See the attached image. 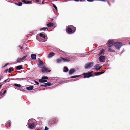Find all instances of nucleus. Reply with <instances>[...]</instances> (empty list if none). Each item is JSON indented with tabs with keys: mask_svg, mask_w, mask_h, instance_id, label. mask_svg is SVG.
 I'll return each mask as SVG.
<instances>
[{
	"mask_svg": "<svg viewBox=\"0 0 130 130\" xmlns=\"http://www.w3.org/2000/svg\"><path fill=\"white\" fill-rule=\"evenodd\" d=\"M53 7L55 8V9L56 10H57V7L56 6L55 4H53Z\"/></svg>",
	"mask_w": 130,
	"mask_h": 130,
	"instance_id": "obj_32",
	"label": "nucleus"
},
{
	"mask_svg": "<svg viewBox=\"0 0 130 130\" xmlns=\"http://www.w3.org/2000/svg\"><path fill=\"white\" fill-rule=\"evenodd\" d=\"M34 87L32 86H30L27 87L26 89L27 90H31L33 89Z\"/></svg>",
	"mask_w": 130,
	"mask_h": 130,
	"instance_id": "obj_21",
	"label": "nucleus"
},
{
	"mask_svg": "<svg viewBox=\"0 0 130 130\" xmlns=\"http://www.w3.org/2000/svg\"><path fill=\"white\" fill-rule=\"evenodd\" d=\"M22 1L25 4H26V2H27V1L26 0H22Z\"/></svg>",
	"mask_w": 130,
	"mask_h": 130,
	"instance_id": "obj_37",
	"label": "nucleus"
},
{
	"mask_svg": "<svg viewBox=\"0 0 130 130\" xmlns=\"http://www.w3.org/2000/svg\"><path fill=\"white\" fill-rule=\"evenodd\" d=\"M31 3V1H27L26 4L30 3Z\"/></svg>",
	"mask_w": 130,
	"mask_h": 130,
	"instance_id": "obj_39",
	"label": "nucleus"
},
{
	"mask_svg": "<svg viewBox=\"0 0 130 130\" xmlns=\"http://www.w3.org/2000/svg\"><path fill=\"white\" fill-rule=\"evenodd\" d=\"M80 76V75H75V76H71L70 78H76V77H79Z\"/></svg>",
	"mask_w": 130,
	"mask_h": 130,
	"instance_id": "obj_29",
	"label": "nucleus"
},
{
	"mask_svg": "<svg viewBox=\"0 0 130 130\" xmlns=\"http://www.w3.org/2000/svg\"><path fill=\"white\" fill-rule=\"evenodd\" d=\"M7 64H6L5 65V66H4V67H5V66H6L7 65Z\"/></svg>",
	"mask_w": 130,
	"mask_h": 130,
	"instance_id": "obj_50",
	"label": "nucleus"
},
{
	"mask_svg": "<svg viewBox=\"0 0 130 130\" xmlns=\"http://www.w3.org/2000/svg\"><path fill=\"white\" fill-rule=\"evenodd\" d=\"M39 81L40 83L46 82H47V80L43 79H40L38 80Z\"/></svg>",
	"mask_w": 130,
	"mask_h": 130,
	"instance_id": "obj_19",
	"label": "nucleus"
},
{
	"mask_svg": "<svg viewBox=\"0 0 130 130\" xmlns=\"http://www.w3.org/2000/svg\"><path fill=\"white\" fill-rule=\"evenodd\" d=\"M38 65L39 67L43 68V62L41 60H40L39 62Z\"/></svg>",
	"mask_w": 130,
	"mask_h": 130,
	"instance_id": "obj_14",
	"label": "nucleus"
},
{
	"mask_svg": "<svg viewBox=\"0 0 130 130\" xmlns=\"http://www.w3.org/2000/svg\"><path fill=\"white\" fill-rule=\"evenodd\" d=\"M48 128L47 127H45V129L44 130H48Z\"/></svg>",
	"mask_w": 130,
	"mask_h": 130,
	"instance_id": "obj_41",
	"label": "nucleus"
},
{
	"mask_svg": "<svg viewBox=\"0 0 130 130\" xmlns=\"http://www.w3.org/2000/svg\"><path fill=\"white\" fill-rule=\"evenodd\" d=\"M32 58L33 59H35L36 58V55L35 54H32L31 55Z\"/></svg>",
	"mask_w": 130,
	"mask_h": 130,
	"instance_id": "obj_20",
	"label": "nucleus"
},
{
	"mask_svg": "<svg viewBox=\"0 0 130 130\" xmlns=\"http://www.w3.org/2000/svg\"><path fill=\"white\" fill-rule=\"evenodd\" d=\"M45 34L43 33H41L39 34V35L40 37H42L43 39L42 40L41 42H43L46 41L47 40V39L46 38Z\"/></svg>",
	"mask_w": 130,
	"mask_h": 130,
	"instance_id": "obj_5",
	"label": "nucleus"
},
{
	"mask_svg": "<svg viewBox=\"0 0 130 130\" xmlns=\"http://www.w3.org/2000/svg\"><path fill=\"white\" fill-rule=\"evenodd\" d=\"M99 75H100V74H102L103 73H104V72H99Z\"/></svg>",
	"mask_w": 130,
	"mask_h": 130,
	"instance_id": "obj_40",
	"label": "nucleus"
},
{
	"mask_svg": "<svg viewBox=\"0 0 130 130\" xmlns=\"http://www.w3.org/2000/svg\"><path fill=\"white\" fill-rule=\"evenodd\" d=\"M51 85V84L50 82H47L44 84V85H42L40 86H43L44 87H47L48 86H50Z\"/></svg>",
	"mask_w": 130,
	"mask_h": 130,
	"instance_id": "obj_13",
	"label": "nucleus"
},
{
	"mask_svg": "<svg viewBox=\"0 0 130 130\" xmlns=\"http://www.w3.org/2000/svg\"><path fill=\"white\" fill-rule=\"evenodd\" d=\"M8 69H6L5 71V72H7V71H8Z\"/></svg>",
	"mask_w": 130,
	"mask_h": 130,
	"instance_id": "obj_46",
	"label": "nucleus"
},
{
	"mask_svg": "<svg viewBox=\"0 0 130 130\" xmlns=\"http://www.w3.org/2000/svg\"><path fill=\"white\" fill-rule=\"evenodd\" d=\"M61 58L62 59V61L63 62H69L70 60V59L68 57L63 58L61 57Z\"/></svg>",
	"mask_w": 130,
	"mask_h": 130,
	"instance_id": "obj_9",
	"label": "nucleus"
},
{
	"mask_svg": "<svg viewBox=\"0 0 130 130\" xmlns=\"http://www.w3.org/2000/svg\"><path fill=\"white\" fill-rule=\"evenodd\" d=\"M36 130H40L38 129H37Z\"/></svg>",
	"mask_w": 130,
	"mask_h": 130,
	"instance_id": "obj_54",
	"label": "nucleus"
},
{
	"mask_svg": "<svg viewBox=\"0 0 130 130\" xmlns=\"http://www.w3.org/2000/svg\"><path fill=\"white\" fill-rule=\"evenodd\" d=\"M47 28H46V27H43V28H42L40 30H45L47 29Z\"/></svg>",
	"mask_w": 130,
	"mask_h": 130,
	"instance_id": "obj_34",
	"label": "nucleus"
},
{
	"mask_svg": "<svg viewBox=\"0 0 130 130\" xmlns=\"http://www.w3.org/2000/svg\"><path fill=\"white\" fill-rule=\"evenodd\" d=\"M98 1H101L103 2H105L106 1V0H97Z\"/></svg>",
	"mask_w": 130,
	"mask_h": 130,
	"instance_id": "obj_44",
	"label": "nucleus"
},
{
	"mask_svg": "<svg viewBox=\"0 0 130 130\" xmlns=\"http://www.w3.org/2000/svg\"><path fill=\"white\" fill-rule=\"evenodd\" d=\"M108 51L110 52H115V51L109 47L108 49Z\"/></svg>",
	"mask_w": 130,
	"mask_h": 130,
	"instance_id": "obj_27",
	"label": "nucleus"
},
{
	"mask_svg": "<svg viewBox=\"0 0 130 130\" xmlns=\"http://www.w3.org/2000/svg\"><path fill=\"white\" fill-rule=\"evenodd\" d=\"M14 86H16V87H20L21 86V85L20 84H14Z\"/></svg>",
	"mask_w": 130,
	"mask_h": 130,
	"instance_id": "obj_30",
	"label": "nucleus"
},
{
	"mask_svg": "<svg viewBox=\"0 0 130 130\" xmlns=\"http://www.w3.org/2000/svg\"><path fill=\"white\" fill-rule=\"evenodd\" d=\"M44 0L42 1V4H44Z\"/></svg>",
	"mask_w": 130,
	"mask_h": 130,
	"instance_id": "obj_47",
	"label": "nucleus"
},
{
	"mask_svg": "<svg viewBox=\"0 0 130 130\" xmlns=\"http://www.w3.org/2000/svg\"><path fill=\"white\" fill-rule=\"evenodd\" d=\"M54 55V53L53 52H50L48 55V57H51Z\"/></svg>",
	"mask_w": 130,
	"mask_h": 130,
	"instance_id": "obj_22",
	"label": "nucleus"
},
{
	"mask_svg": "<svg viewBox=\"0 0 130 130\" xmlns=\"http://www.w3.org/2000/svg\"><path fill=\"white\" fill-rule=\"evenodd\" d=\"M105 52V50H103H103H100V52H101V53H99L100 54H101L102 53H103L104 52Z\"/></svg>",
	"mask_w": 130,
	"mask_h": 130,
	"instance_id": "obj_33",
	"label": "nucleus"
},
{
	"mask_svg": "<svg viewBox=\"0 0 130 130\" xmlns=\"http://www.w3.org/2000/svg\"><path fill=\"white\" fill-rule=\"evenodd\" d=\"M6 92V90H5L4 91V92H3V93H2V95H4L5 93Z\"/></svg>",
	"mask_w": 130,
	"mask_h": 130,
	"instance_id": "obj_38",
	"label": "nucleus"
},
{
	"mask_svg": "<svg viewBox=\"0 0 130 130\" xmlns=\"http://www.w3.org/2000/svg\"><path fill=\"white\" fill-rule=\"evenodd\" d=\"M68 69L66 67H64V68L63 71L64 72H67L68 71Z\"/></svg>",
	"mask_w": 130,
	"mask_h": 130,
	"instance_id": "obj_25",
	"label": "nucleus"
},
{
	"mask_svg": "<svg viewBox=\"0 0 130 130\" xmlns=\"http://www.w3.org/2000/svg\"><path fill=\"white\" fill-rule=\"evenodd\" d=\"M108 4L110 6V4L109 3V2H108Z\"/></svg>",
	"mask_w": 130,
	"mask_h": 130,
	"instance_id": "obj_51",
	"label": "nucleus"
},
{
	"mask_svg": "<svg viewBox=\"0 0 130 130\" xmlns=\"http://www.w3.org/2000/svg\"><path fill=\"white\" fill-rule=\"evenodd\" d=\"M62 61V59L61 58H59L57 59V62L58 63H61V62Z\"/></svg>",
	"mask_w": 130,
	"mask_h": 130,
	"instance_id": "obj_24",
	"label": "nucleus"
},
{
	"mask_svg": "<svg viewBox=\"0 0 130 130\" xmlns=\"http://www.w3.org/2000/svg\"><path fill=\"white\" fill-rule=\"evenodd\" d=\"M13 70L14 69L13 68L11 67L9 68L8 72L9 73H10L11 71H13Z\"/></svg>",
	"mask_w": 130,
	"mask_h": 130,
	"instance_id": "obj_28",
	"label": "nucleus"
},
{
	"mask_svg": "<svg viewBox=\"0 0 130 130\" xmlns=\"http://www.w3.org/2000/svg\"><path fill=\"white\" fill-rule=\"evenodd\" d=\"M122 44V43L120 42H116L114 43V45L116 49H119L121 47Z\"/></svg>",
	"mask_w": 130,
	"mask_h": 130,
	"instance_id": "obj_4",
	"label": "nucleus"
},
{
	"mask_svg": "<svg viewBox=\"0 0 130 130\" xmlns=\"http://www.w3.org/2000/svg\"><path fill=\"white\" fill-rule=\"evenodd\" d=\"M114 42L112 40H109L108 41V47H112L114 45Z\"/></svg>",
	"mask_w": 130,
	"mask_h": 130,
	"instance_id": "obj_8",
	"label": "nucleus"
},
{
	"mask_svg": "<svg viewBox=\"0 0 130 130\" xmlns=\"http://www.w3.org/2000/svg\"><path fill=\"white\" fill-rule=\"evenodd\" d=\"M101 67L99 64H97L95 66V68L96 71H98Z\"/></svg>",
	"mask_w": 130,
	"mask_h": 130,
	"instance_id": "obj_17",
	"label": "nucleus"
},
{
	"mask_svg": "<svg viewBox=\"0 0 130 130\" xmlns=\"http://www.w3.org/2000/svg\"><path fill=\"white\" fill-rule=\"evenodd\" d=\"M15 4L19 6H21L22 5V3L21 2H18L15 3Z\"/></svg>",
	"mask_w": 130,
	"mask_h": 130,
	"instance_id": "obj_26",
	"label": "nucleus"
},
{
	"mask_svg": "<svg viewBox=\"0 0 130 130\" xmlns=\"http://www.w3.org/2000/svg\"><path fill=\"white\" fill-rule=\"evenodd\" d=\"M32 122L31 120L30 119L29 120L28 123V125L30 129H33L35 126V124L34 123H31Z\"/></svg>",
	"mask_w": 130,
	"mask_h": 130,
	"instance_id": "obj_6",
	"label": "nucleus"
},
{
	"mask_svg": "<svg viewBox=\"0 0 130 130\" xmlns=\"http://www.w3.org/2000/svg\"><path fill=\"white\" fill-rule=\"evenodd\" d=\"M18 47H20V49H23V47L22 46H18Z\"/></svg>",
	"mask_w": 130,
	"mask_h": 130,
	"instance_id": "obj_42",
	"label": "nucleus"
},
{
	"mask_svg": "<svg viewBox=\"0 0 130 130\" xmlns=\"http://www.w3.org/2000/svg\"><path fill=\"white\" fill-rule=\"evenodd\" d=\"M11 125V123L9 121L7 122L5 124L6 126L7 127H10Z\"/></svg>",
	"mask_w": 130,
	"mask_h": 130,
	"instance_id": "obj_16",
	"label": "nucleus"
},
{
	"mask_svg": "<svg viewBox=\"0 0 130 130\" xmlns=\"http://www.w3.org/2000/svg\"><path fill=\"white\" fill-rule=\"evenodd\" d=\"M75 1H78L79 0H75Z\"/></svg>",
	"mask_w": 130,
	"mask_h": 130,
	"instance_id": "obj_53",
	"label": "nucleus"
},
{
	"mask_svg": "<svg viewBox=\"0 0 130 130\" xmlns=\"http://www.w3.org/2000/svg\"><path fill=\"white\" fill-rule=\"evenodd\" d=\"M92 71H91V72L83 73V75L84 76L83 78H88L91 76H94V75H92Z\"/></svg>",
	"mask_w": 130,
	"mask_h": 130,
	"instance_id": "obj_2",
	"label": "nucleus"
},
{
	"mask_svg": "<svg viewBox=\"0 0 130 130\" xmlns=\"http://www.w3.org/2000/svg\"><path fill=\"white\" fill-rule=\"evenodd\" d=\"M35 82L36 83V84L38 85L39 84V83L38 82L36 81H35Z\"/></svg>",
	"mask_w": 130,
	"mask_h": 130,
	"instance_id": "obj_45",
	"label": "nucleus"
},
{
	"mask_svg": "<svg viewBox=\"0 0 130 130\" xmlns=\"http://www.w3.org/2000/svg\"><path fill=\"white\" fill-rule=\"evenodd\" d=\"M27 56L26 55V56H23V57H22L21 58H18L17 59V62H20L21 61L25 59Z\"/></svg>",
	"mask_w": 130,
	"mask_h": 130,
	"instance_id": "obj_11",
	"label": "nucleus"
},
{
	"mask_svg": "<svg viewBox=\"0 0 130 130\" xmlns=\"http://www.w3.org/2000/svg\"><path fill=\"white\" fill-rule=\"evenodd\" d=\"M9 79H8L6 80H4V82H3V83H5V82H9L10 81V80H8Z\"/></svg>",
	"mask_w": 130,
	"mask_h": 130,
	"instance_id": "obj_35",
	"label": "nucleus"
},
{
	"mask_svg": "<svg viewBox=\"0 0 130 130\" xmlns=\"http://www.w3.org/2000/svg\"><path fill=\"white\" fill-rule=\"evenodd\" d=\"M36 1L37 2H39V0H37Z\"/></svg>",
	"mask_w": 130,
	"mask_h": 130,
	"instance_id": "obj_48",
	"label": "nucleus"
},
{
	"mask_svg": "<svg viewBox=\"0 0 130 130\" xmlns=\"http://www.w3.org/2000/svg\"><path fill=\"white\" fill-rule=\"evenodd\" d=\"M22 65H19L16 67V68L18 70H20L22 68Z\"/></svg>",
	"mask_w": 130,
	"mask_h": 130,
	"instance_id": "obj_23",
	"label": "nucleus"
},
{
	"mask_svg": "<svg viewBox=\"0 0 130 130\" xmlns=\"http://www.w3.org/2000/svg\"><path fill=\"white\" fill-rule=\"evenodd\" d=\"M88 1V2H93L94 1V0H87Z\"/></svg>",
	"mask_w": 130,
	"mask_h": 130,
	"instance_id": "obj_43",
	"label": "nucleus"
},
{
	"mask_svg": "<svg viewBox=\"0 0 130 130\" xmlns=\"http://www.w3.org/2000/svg\"><path fill=\"white\" fill-rule=\"evenodd\" d=\"M94 63L91 62L88 63L86 64L85 66L84 67L85 69H87L93 66Z\"/></svg>",
	"mask_w": 130,
	"mask_h": 130,
	"instance_id": "obj_7",
	"label": "nucleus"
},
{
	"mask_svg": "<svg viewBox=\"0 0 130 130\" xmlns=\"http://www.w3.org/2000/svg\"><path fill=\"white\" fill-rule=\"evenodd\" d=\"M100 75L99 74V73L98 72H96L95 74L94 75H94H96V76H98V75Z\"/></svg>",
	"mask_w": 130,
	"mask_h": 130,
	"instance_id": "obj_36",
	"label": "nucleus"
},
{
	"mask_svg": "<svg viewBox=\"0 0 130 130\" xmlns=\"http://www.w3.org/2000/svg\"><path fill=\"white\" fill-rule=\"evenodd\" d=\"M53 19H51V21H53Z\"/></svg>",
	"mask_w": 130,
	"mask_h": 130,
	"instance_id": "obj_49",
	"label": "nucleus"
},
{
	"mask_svg": "<svg viewBox=\"0 0 130 130\" xmlns=\"http://www.w3.org/2000/svg\"><path fill=\"white\" fill-rule=\"evenodd\" d=\"M75 72V70L74 69H70L69 71V73L70 74H71L74 73Z\"/></svg>",
	"mask_w": 130,
	"mask_h": 130,
	"instance_id": "obj_15",
	"label": "nucleus"
},
{
	"mask_svg": "<svg viewBox=\"0 0 130 130\" xmlns=\"http://www.w3.org/2000/svg\"><path fill=\"white\" fill-rule=\"evenodd\" d=\"M105 57L103 55L101 56L99 58V60L101 62H104L105 61Z\"/></svg>",
	"mask_w": 130,
	"mask_h": 130,
	"instance_id": "obj_10",
	"label": "nucleus"
},
{
	"mask_svg": "<svg viewBox=\"0 0 130 130\" xmlns=\"http://www.w3.org/2000/svg\"><path fill=\"white\" fill-rule=\"evenodd\" d=\"M52 120V121L50 120L48 122V123L50 125L54 124H56L58 121V119L56 118H53Z\"/></svg>",
	"mask_w": 130,
	"mask_h": 130,
	"instance_id": "obj_3",
	"label": "nucleus"
},
{
	"mask_svg": "<svg viewBox=\"0 0 130 130\" xmlns=\"http://www.w3.org/2000/svg\"><path fill=\"white\" fill-rule=\"evenodd\" d=\"M54 25V23H53L50 22L47 25V27H51V26H53Z\"/></svg>",
	"mask_w": 130,
	"mask_h": 130,
	"instance_id": "obj_18",
	"label": "nucleus"
},
{
	"mask_svg": "<svg viewBox=\"0 0 130 130\" xmlns=\"http://www.w3.org/2000/svg\"><path fill=\"white\" fill-rule=\"evenodd\" d=\"M66 32L69 34H71L74 32L76 31V27L73 25L68 26L66 28Z\"/></svg>",
	"mask_w": 130,
	"mask_h": 130,
	"instance_id": "obj_1",
	"label": "nucleus"
},
{
	"mask_svg": "<svg viewBox=\"0 0 130 130\" xmlns=\"http://www.w3.org/2000/svg\"><path fill=\"white\" fill-rule=\"evenodd\" d=\"M2 85H0V89L1 88Z\"/></svg>",
	"mask_w": 130,
	"mask_h": 130,
	"instance_id": "obj_52",
	"label": "nucleus"
},
{
	"mask_svg": "<svg viewBox=\"0 0 130 130\" xmlns=\"http://www.w3.org/2000/svg\"><path fill=\"white\" fill-rule=\"evenodd\" d=\"M42 79H48V77L47 76H43Z\"/></svg>",
	"mask_w": 130,
	"mask_h": 130,
	"instance_id": "obj_31",
	"label": "nucleus"
},
{
	"mask_svg": "<svg viewBox=\"0 0 130 130\" xmlns=\"http://www.w3.org/2000/svg\"><path fill=\"white\" fill-rule=\"evenodd\" d=\"M51 71L50 70H49L48 69L45 67L43 68L42 70V72L43 73H45V72H50Z\"/></svg>",
	"mask_w": 130,
	"mask_h": 130,
	"instance_id": "obj_12",
	"label": "nucleus"
}]
</instances>
